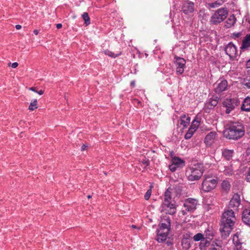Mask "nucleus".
<instances>
[{
	"mask_svg": "<svg viewBox=\"0 0 250 250\" xmlns=\"http://www.w3.org/2000/svg\"><path fill=\"white\" fill-rule=\"evenodd\" d=\"M233 154V150L228 149H224L222 150V155L223 157L228 161H229L232 159Z\"/></svg>",
	"mask_w": 250,
	"mask_h": 250,
	"instance_id": "a211bd4d",
	"label": "nucleus"
},
{
	"mask_svg": "<svg viewBox=\"0 0 250 250\" xmlns=\"http://www.w3.org/2000/svg\"><path fill=\"white\" fill-rule=\"evenodd\" d=\"M174 189L171 188H168L164 194V199L163 203L171 202L172 195Z\"/></svg>",
	"mask_w": 250,
	"mask_h": 250,
	"instance_id": "6ab92c4d",
	"label": "nucleus"
},
{
	"mask_svg": "<svg viewBox=\"0 0 250 250\" xmlns=\"http://www.w3.org/2000/svg\"><path fill=\"white\" fill-rule=\"evenodd\" d=\"M241 109L243 111H250V97H247L244 100Z\"/></svg>",
	"mask_w": 250,
	"mask_h": 250,
	"instance_id": "5701e85b",
	"label": "nucleus"
},
{
	"mask_svg": "<svg viewBox=\"0 0 250 250\" xmlns=\"http://www.w3.org/2000/svg\"><path fill=\"white\" fill-rule=\"evenodd\" d=\"M175 65L176 66V73L179 74H182L184 71V68L186 65V60L180 57H175Z\"/></svg>",
	"mask_w": 250,
	"mask_h": 250,
	"instance_id": "9b49d317",
	"label": "nucleus"
},
{
	"mask_svg": "<svg viewBox=\"0 0 250 250\" xmlns=\"http://www.w3.org/2000/svg\"><path fill=\"white\" fill-rule=\"evenodd\" d=\"M15 28L17 30H20V29H21V25H20V24H17V25H16Z\"/></svg>",
	"mask_w": 250,
	"mask_h": 250,
	"instance_id": "de8ad7c7",
	"label": "nucleus"
},
{
	"mask_svg": "<svg viewBox=\"0 0 250 250\" xmlns=\"http://www.w3.org/2000/svg\"><path fill=\"white\" fill-rule=\"evenodd\" d=\"M171 162L178 167H182L185 165V162L177 157H173L172 159Z\"/></svg>",
	"mask_w": 250,
	"mask_h": 250,
	"instance_id": "bb28decb",
	"label": "nucleus"
},
{
	"mask_svg": "<svg viewBox=\"0 0 250 250\" xmlns=\"http://www.w3.org/2000/svg\"><path fill=\"white\" fill-rule=\"evenodd\" d=\"M168 231L167 229H161L159 228L158 230L156 240L159 243L164 242L168 236Z\"/></svg>",
	"mask_w": 250,
	"mask_h": 250,
	"instance_id": "2eb2a0df",
	"label": "nucleus"
},
{
	"mask_svg": "<svg viewBox=\"0 0 250 250\" xmlns=\"http://www.w3.org/2000/svg\"><path fill=\"white\" fill-rule=\"evenodd\" d=\"M29 90H31V91H34V92H37V90H36L35 88V87H30V88H29Z\"/></svg>",
	"mask_w": 250,
	"mask_h": 250,
	"instance_id": "3c124183",
	"label": "nucleus"
},
{
	"mask_svg": "<svg viewBox=\"0 0 250 250\" xmlns=\"http://www.w3.org/2000/svg\"><path fill=\"white\" fill-rule=\"evenodd\" d=\"M226 53L229 57L230 59H234L236 57L237 49L236 46L232 43L229 42L225 47Z\"/></svg>",
	"mask_w": 250,
	"mask_h": 250,
	"instance_id": "ddd939ff",
	"label": "nucleus"
},
{
	"mask_svg": "<svg viewBox=\"0 0 250 250\" xmlns=\"http://www.w3.org/2000/svg\"><path fill=\"white\" fill-rule=\"evenodd\" d=\"M244 127L242 123L238 122L230 123L224 131L226 138L232 140L239 139L244 136Z\"/></svg>",
	"mask_w": 250,
	"mask_h": 250,
	"instance_id": "f03ea898",
	"label": "nucleus"
},
{
	"mask_svg": "<svg viewBox=\"0 0 250 250\" xmlns=\"http://www.w3.org/2000/svg\"><path fill=\"white\" fill-rule=\"evenodd\" d=\"M240 201L239 197H238V198H237L235 197H233L229 202V208H233L234 209H236L238 206L240 205Z\"/></svg>",
	"mask_w": 250,
	"mask_h": 250,
	"instance_id": "a878e982",
	"label": "nucleus"
},
{
	"mask_svg": "<svg viewBox=\"0 0 250 250\" xmlns=\"http://www.w3.org/2000/svg\"><path fill=\"white\" fill-rule=\"evenodd\" d=\"M215 131H211L209 132L205 137L204 142L207 146L211 145L214 142L216 137Z\"/></svg>",
	"mask_w": 250,
	"mask_h": 250,
	"instance_id": "dca6fc26",
	"label": "nucleus"
},
{
	"mask_svg": "<svg viewBox=\"0 0 250 250\" xmlns=\"http://www.w3.org/2000/svg\"><path fill=\"white\" fill-rule=\"evenodd\" d=\"M104 54H105L106 55H107V56H110L111 58H116L117 57L119 56L121 54V52H120L119 53L115 54L114 53H113L108 50H105V51H104Z\"/></svg>",
	"mask_w": 250,
	"mask_h": 250,
	"instance_id": "72a5a7b5",
	"label": "nucleus"
},
{
	"mask_svg": "<svg viewBox=\"0 0 250 250\" xmlns=\"http://www.w3.org/2000/svg\"><path fill=\"white\" fill-rule=\"evenodd\" d=\"M193 239L195 241H199L200 240L202 241L205 240V238L204 237L203 234L201 233H198L195 235L193 236Z\"/></svg>",
	"mask_w": 250,
	"mask_h": 250,
	"instance_id": "f704fd0d",
	"label": "nucleus"
},
{
	"mask_svg": "<svg viewBox=\"0 0 250 250\" xmlns=\"http://www.w3.org/2000/svg\"><path fill=\"white\" fill-rule=\"evenodd\" d=\"M56 27L57 29H60L62 27V24L61 23H58L56 25Z\"/></svg>",
	"mask_w": 250,
	"mask_h": 250,
	"instance_id": "49530a36",
	"label": "nucleus"
},
{
	"mask_svg": "<svg viewBox=\"0 0 250 250\" xmlns=\"http://www.w3.org/2000/svg\"><path fill=\"white\" fill-rule=\"evenodd\" d=\"M131 86H132L133 87H134L135 86V81H132L130 83Z\"/></svg>",
	"mask_w": 250,
	"mask_h": 250,
	"instance_id": "603ef678",
	"label": "nucleus"
},
{
	"mask_svg": "<svg viewBox=\"0 0 250 250\" xmlns=\"http://www.w3.org/2000/svg\"><path fill=\"white\" fill-rule=\"evenodd\" d=\"M18 66V63L16 62L13 63L11 65L12 67L13 68H16Z\"/></svg>",
	"mask_w": 250,
	"mask_h": 250,
	"instance_id": "c03bdc74",
	"label": "nucleus"
},
{
	"mask_svg": "<svg viewBox=\"0 0 250 250\" xmlns=\"http://www.w3.org/2000/svg\"><path fill=\"white\" fill-rule=\"evenodd\" d=\"M232 241L235 247L234 250H242L241 245L242 243L240 242V240L239 238V234L237 232L233 235Z\"/></svg>",
	"mask_w": 250,
	"mask_h": 250,
	"instance_id": "412c9836",
	"label": "nucleus"
},
{
	"mask_svg": "<svg viewBox=\"0 0 250 250\" xmlns=\"http://www.w3.org/2000/svg\"><path fill=\"white\" fill-rule=\"evenodd\" d=\"M152 186H150L149 189L147 190L146 192V193L144 196V198L146 200H148L151 196L152 192Z\"/></svg>",
	"mask_w": 250,
	"mask_h": 250,
	"instance_id": "e433bc0d",
	"label": "nucleus"
},
{
	"mask_svg": "<svg viewBox=\"0 0 250 250\" xmlns=\"http://www.w3.org/2000/svg\"><path fill=\"white\" fill-rule=\"evenodd\" d=\"M240 104V101L238 99H226L223 102V106L226 107L225 113L229 114L232 111L235 106H238Z\"/></svg>",
	"mask_w": 250,
	"mask_h": 250,
	"instance_id": "0eeeda50",
	"label": "nucleus"
},
{
	"mask_svg": "<svg viewBox=\"0 0 250 250\" xmlns=\"http://www.w3.org/2000/svg\"><path fill=\"white\" fill-rule=\"evenodd\" d=\"M247 153L248 154L250 155V146L248 148L247 150Z\"/></svg>",
	"mask_w": 250,
	"mask_h": 250,
	"instance_id": "5fc2aeb1",
	"label": "nucleus"
},
{
	"mask_svg": "<svg viewBox=\"0 0 250 250\" xmlns=\"http://www.w3.org/2000/svg\"><path fill=\"white\" fill-rule=\"evenodd\" d=\"M245 85L248 88H250V78L249 79H247L245 81Z\"/></svg>",
	"mask_w": 250,
	"mask_h": 250,
	"instance_id": "a19ab883",
	"label": "nucleus"
},
{
	"mask_svg": "<svg viewBox=\"0 0 250 250\" xmlns=\"http://www.w3.org/2000/svg\"><path fill=\"white\" fill-rule=\"evenodd\" d=\"M161 212L164 214L173 215L176 212V206L174 203H163L161 205Z\"/></svg>",
	"mask_w": 250,
	"mask_h": 250,
	"instance_id": "6e6552de",
	"label": "nucleus"
},
{
	"mask_svg": "<svg viewBox=\"0 0 250 250\" xmlns=\"http://www.w3.org/2000/svg\"><path fill=\"white\" fill-rule=\"evenodd\" d=\"M37 103V100L35 99L34 100H32L30 104L28 109L30 111H33L35 109H37L38 108Z\"/></svg>",
	"mask_w": 250,
	"mask_h": 250,
	"instance_id": "2f4dec72",
	"label": "nucleus"
},
{
	"mask_svg": "<svg viewBox=\"0 0 250 250\" xmlns=\"http://www.w3.org/2000/svg\"><path fill=\"white\" fill-rule=\"evenodd\" d=\"M228 14V11L227 8H220L211 16L210 21L213 24H217L223 21L227 18Z\"/></svg>",
	"mask_w": 250,
	"mask_h": 250,
	"instance_id": "39448f33",
	"label": "nucleus"
},
{
	"mask_svg": "<svg viewBox=\"0 0 250 250\" xmlns=\"http://www.w3.org/2000/svg\"><path fill=\"white\" fill-rule=\"evenodd\" d=\"M218 168L220 172H222L226 176H230L233 174V169L230 163L225 164L223 162L218 164Z\"/></svg>",
	"mask_w": 250,
	"mask_h": 250,
	"instance_id": "1a4fd4ad",
	"label": "nucleus"
},
{
	"mask_svg": "<svg viewBox=\"0 0 250 250\" xmlns=\"http://www.w3.org/2000/svg\"><path fill=\"white\" fill-rule=\"evenodd\" d=\"M209 250H222V247L217 244L213 245L212 247L209 249Z\"/></svg>",
	"mask_w": 250,
	"mask_h": 250,
	"instance_id": "58836bf2",
	"label": "nucleus"
},
{
	"mask_svg": "<svg viewBox=\"0 0 250 250\" xmlns=\"http://www.w3.org/2000/svg\"><path fill=\"white\" fill-rule=\"evenodd\" d=\"M82 17L83 18V20L84 21H85V23L86 24V25H88L90 24V18L89 17V16H88V14L86 12H84L83 15H82Z\"/></svg>",
	"mask_w": 250,
	"mask_h": 250,
	"instance_id": "c9c22d12",
	"label": "nucleus"
},
{
	"mask_svg": "<svg viewBox=\"0 0 250 250\" xmlns=\"http://www.w3.org/2000/svg\"><path fill=\"white\" fill-rule=\"evenodd\" d=\"M86 147H87V146H85V145H83L82 146V147H81V150H82V151H83V150H85V149H86Z\"/></svg>",
	"mask_w": 250,
	"mask_h": 250,
	"instance_id": "a18cd8bd",
	"label": "nucleus"
},
{
	"mask_svg": "<svg viewBox=\"0 0 250 250\" xmlns=\"http://www.w3.org/2000/svg\"><path fill=\"white\" fill-rule=\"evenodd\" d=\"M222 189L226 192H228L230 190V184L228 181L224 180L221 183Z\"/></svg>",
	"mask_w": 250,
	"mask_h": 250,
	"instance_id": "c85d7f7f",
	"label": "nucleus"
},
{
	"mask_svg": "<svg viewBox=\"0 0 250 250\" xmlns=\"http://www.w3.org/2000/svg\"><path fill=\"white\" fill-rule=\"evenodd\" d=\"M141 163H142L143 165H145L146 166H148L150 164V162L148 159L145 157L144 159H143L141 161Z\"/></svg>",
	"mask_w": 250,
	"mask_h": 250,
	"instance_id": "4c0bfd02",
	"label": "nucleus"
},
{
	"mask_svg": "<svg viewBox=\"0 0 250 250\" xmlns=\"http://www.w3.org/2000/svg\"><path fill=\"white\" fill-rule=\"evenodd\" d=\"M228 84V82L226 80H219L214 84L215 92L220 93L227 89Z\"/></svg>",
	"mask_w": 250,
	"mask_h": 250,
	"instance_id": "f8f14e48",
	"label": "nucleus"
},
{
	"mask_svg": "<svg viewBox=\"0 0 250 250\" xmlns=\"http://www.w3.org/2000/svg\"><path fill=\"white\" fill-rule=\"evenodd\" d=\"M250 47V34H248L244 37L241 46V49H247Z\"/></svg>",
	"mask_w": 250,
	"mask_h": 250,
	"instance_id": "393cba45",
	"label": "nucleus"
},
{
	"mask_svg": "<svg viewBox=\"0 0 250 250\" xmlns=\"http://www.w3.org/2000/svg\"><path fill=\"white\" fill-rule=\"evenodd\" d=\"M195 132V130H194L193 129L189 127L188 132L186 133V134L185 135V139L186 140L190 139L192 137V136H193V135Z\"/></svg>",
	"mask_w": 250,
	"mask_h": 250,
	"instance_id": "473e14b6",
	"label": "nucleus"
},
{
	"mask_svg": "<svg viewBox=\"0 0 250 250\" xmlns=\"http://www.w3.org/2000/svg\"><path fill=\"white\" fill-rule=\"evenodd\" d=\"M242 33L241 32H238V33H234L232 34L233 37L234 38V39L239 38L241 36Z\"/></svg>",
	"mask_w": 250,
	"mask_h": 250,
	"instance_id": "79ce46f5",
	"label": "nucleus"
},
{
	"mask_svg": "<svg viewBox=\"0 0 250 250\" xmlns=\"http://www.w3.org/2000/svg\"><path fill=\"white\" fill-rule=\"evenodd\" d=\"M223 3V0H217L213 2L208 3V7L209 9L216 8L222 5Z\"/></svg>",
	"mask_w": 250,
	"mask_h": 250,
	"instance_id": "cd10ccee",
	"label": "nucleus"
},
{
	"mask_svg": "<svg viewBox=\"0 0 250 250\" xmlns=\"http://www.w3.org/2000/svg\"><path fill=\"white\" fill-rule=\"evenodd\" d=\"M218 99L219 98L217 97L210 98L206 104V106L210 109L213 108L217 105L218 103Z\"/></svg>",
	"mask_w": 250,
	"mask_h": 250,
	"instance_id": "4be33fe9",
	"label": "nucleus"
},
{
	"mask_svg": "<svg viewBox=\"0 0 250 250\" xmlns=\"http://www.w3.org/2000/svg\"><path fill=\"white\" fill-rule=\"evenodd\" d=\"M236 218L232 209L226 210L223 214L220 231L222 237L225 239L229 235L233 229Z\"/></svg>",
	"mask_w": 250,
	"mask_h": 250,
	"instance_id": "f257e3e1",
	"label": "nucleus"
},
{
	"mask_svg": "<svg viewBox=\"0 0 250 250\" xmlns=\"http://www.w3.org/2000/svg\"><path fill=\"white\" fill-rule=\"evenodd\" d=\"M87 198H91V196L89 195L87 196Z\"/></svg>",
	"mask_w": 250,
	"mask_h": 250,
	"instance_id": "6e6d98bb",
	"label": "nucleus"
},
{
	"mask_svg": "<svg viewBox=\"0 0 250 250\" xmlns=\"http://www.w3.org/2000/svg\"><path fill=\"white\" fill-rule=\"evenodd\" d=\"M236 21V18L234 14L230 15L229 18L225 21V26L227 28H230L234 25Z\"/></svg>",
	"mask_w": 250,
	"mask_h": 250,
	"instance_id": "b1692460",
	"label": "nucleus"
},
{
	"mask_svg": "<svg viewBox=\"0 0 250 250\" xmlns=\"http://www.w3.org/2000/svg\"><path fill=\"white\" fill-rule=\"evenodd\" d=\"M37 93H38L39 95H42L43 94L44 91L42 90H40V91H37Z\"/></svg>",
	"mask_w": 250,
	"mask_h": 250,
	"instance_id": "8fccbe9b",
	"label": "nucleus"
},
{
	"mask_svg": "<svg viewBox=\"0 0 250 250\" xmlns=\"http://www.w3.org/2000/svg\"><path fill=\"white\" fill-rule=\"evenodd\" d=\"M180 125H183V128H187L189 125L190 117L188 114H184L180 117Z\"/></svg>",
	"mask_w": 250,
	"mask_h": 250,
	"instance_id": "f3484780",
	"label": "nucleus"
},
{
	"mask_svg": "<svg viewBox=\"0 0 250 250\" xmlns=\"http://www.w3.org/2000/svg\"><path fill=\"white\" fill-rule=\"evenodd\" d=\"M204 177L202 184V189L206 192H209L215 188L218 181L209 175H205Z\"/></svg>",
	"mask_w": 250,
	"mask_h": 250,
	"instance_id": "20e7f679",
	"label": "nucleus"
},
{
	"mask_svg": "<svg viewBox=\"0 0 250 250\" xmlns=\"http://www.w3.org/2000/svg\"><path fill=\"white\" fill-rule=\"evenodd\" d=\"M169 168L171 171L174 172L177 169L178 167L175 166V165L172 162V164L169 166Z\"/></svg>",
	"mask_w": 250,
	"mask_h": 250,
	"instance_id": "ea45409f",
	"label": "nucleus"
},
{
	"mask_svg": "<svg viewBox=\"0 0 250 250\" xmlns=\"http://www.w3.org/2000/svg\"><path fill=\"white\" fill-rule=\"evenodd\" d=\"M194 4V3L189 0L184 1L182 6V10L184 13L187 14L193 12Z\"/></svg>",
	"mask_w": 250,
	"mask_h": 250,
	"instance_id": "4468645a",
	"label": "nucleus"
},
{
	"mask_svg": "<svg viewBox=\"0 0 250 250\" xmlns=\"http://www.w3.org/2000/svg\"><path fill=\"white\" fill-rule=\"evenodd\" d=\"M197 203V200L195 199L188 198L186 199L181 209L182 214L185 215L194 211L196 208Z\"/></svg>",
	"mask_w": 250,
	"mask_h": 250,
	"instance_id": "423d86ee",
	"label": "nucleus"
},
{
	"mask_svg": "<svg viewBox=\"0 0 250 250\" xmlns=\"http://www.w3.org/2000/svg\"><path fill=\"white\" fill-rule=\"evenodd\" d=\"M204 170L200 164L194 165L186 168L185 175L189 181L199 180L203 176Z\"/></svg>",
	"mask_w": 250,
	"mask_h": 250,
	"instance_id": "7ed1b4c3",
	"label": "nucleus"
},
{
	"mask_svg": "<svg viewBox=\"0 0 250 250\" xmlns=\"http://www.w3.org/2000/svg\"><path fill=\"white\" fill-rule=\"evenodd\" d=\"M170 221V218L168 215L162 214L161 216L159 228L167 229V231H169L171 226Z\"/></svg>",
	"mask_w": 250,
	"mask_h": 250,
	"instance_id": "9d476101",
	"label": "nucleus"
},
{
	"mask_svg": "<svg viewBox=\"0 0 250 250\" xmlns=\"http://www.w3.org/2000/svg\"><path fill=\"white\" fill-rule=\"evenodd\" d=\"M182 246L184 249L188 250L191 247L189 240L187 238H184L182 240Z\"/></svg>",
	"mask_w": 250,
	"mask_h": 250,
	"instance_id": "c756f323",
	"label": "nucleus"
},
{
	"mask_svg": "<svg viewBox=\"0 0 250 250\" xmlns=\"http://www.w3.org/2000/svg\"><path fill=\"white\" fill-rule=\"evenodd\" d=\"M246 180H247V182H250V168L248 171V175L246 177Z\"/></svg>",
	"mask_w": 250,
	"mask_h": 250,
	"instance_id": "37998d69",
	"label": "nucleus"
},
{
	"mask_svg": "<svg viewBox=\"0 0 250 250\" xmlns=\"http://www.w3.org/2000/svg\"><path fill=\"white\" fill-rule=\"evenodd\" d=\"M33 32H34V33L36 35H37L39 34V31H38V30H36V29L34 30L33 31Z\"/></svg>",
	"mask_w": 250,
	"mask_h": 250,
	"instance_id": "864d4df0",
	"label": "nucleus"
},
{
	"mask_svg": "<svg viewBox=\"0 0 250 250\" xmlns=\"http://www.w3.org/2000/svg\"><path fill=\"white\" fill-rule=\"evenodd\" d=\"M200 121L199 120H196V119H195L192 121L191 125H190L189 127L196 131V130L198 129Z\"/></svg>",
	"mask_w": 250,
	"mask_h": 250,
	"instance_id": "7c9ffc66",
	"label": "nucleus"
},
{
	"mask_svg": "<svg viewBox=\"0 0 250 250\" xmlns=\"http://www.w3.org/2000/svg\"><path fill=\"white\" fill-rule=\"evenodd\" d=\"M246 66L247 68H250V59L247 61L246 63Z\"/></svg>",
	"mask_w": 250,
	"mask_h": 250,
	"instance_id": "09e8293b",
	"label": "nucleus"
},
{
	"mask_svg": "<svg viewBox=\"0 0 250 250\" xmlns=\"http://www.w3.org/2000/svg\"><path fill=\"white\" fill-rule=\"evenodd\" d=\"M242 219L247 225L250 226V209H246L243 211Z\"/></svg>",
	"mask_w": 250,
	"mask_h": 250,
	"instance_id": "aec40b11",
	"label": "nucleus"
},
{
	"mask_svg": "<svg viewBox=\"0 0 250 250\" xmlns=\"http://www.w3.org/2000/svg\"><path fill=\"white\" fill-rule=\"evenodd\" d=\"M132 227L133 228H136V226H135V225H132Z\"/></svg>",
	"mask_w": 250,
	"mask_h": 250,
	"instance_id": "4d7b16f0",
	"label": "nucleus"
}]
</instances>
